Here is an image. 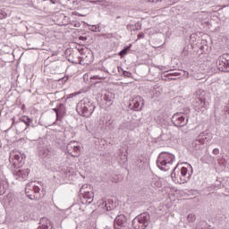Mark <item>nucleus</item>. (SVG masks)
Segmentation results:
<instances>
[{
  "label": "nucleus",
  "mask_w": 229,
  "mask_h": 229,
  "mask_svg": "<svg viewBox=\"0 0 229 229\" xmlns=\"http://www.w3.org/2000/svg\"><path fill=\"white\" fill-rule=\"evenodd\" d=\"M186 166H180L177 165L172 174L171 178L174 183H187L192 176V166L189 164H185Z\"/></svg>",
  "instance_id": "1"
},
{
  "label": "nucleus",
  "mask_w": 229,
  "mask_h": 229,
  "mask_svg": "<svg viewBox=\"0 0 229 229\" xmlns=\"http://www.w3.org/2000/svg\"><path fill=\"white\" fill-rule=\"evenodd\" d=\"M176 160L174 154L169 152H161L157 160V165L161 171H169Z\"/></svg>",
  "instance_id": "2"
},
{
  "label": "nucleus",
  "mask_w": 229,
  "mask_h": 229,
  "mask_svg": "<svg viewBox=\"0 0 229 229\" xmlns=\"http://www.w3.org/2000/svg\"><path fill=\"white\" fill-rule=\"evenodd\" d=\"M95 109L96 106L89 98H83L76 106L77 113L82 117H90L94 114Z\"/></svg>",
  "instance_id": "3"
},
{
  "label": "nucleus",
  "mask_w": 229,
  "mask_h": 229,
  "mask_svg": "<svg viewBox=\"0 0 229 229\" xmlns=\"http://www.w3.org/2000/svg\"><path fill=\"white\" fill-rule=\"evenodd\" d=\"M24 160H26V155L19 152L18 150H11L9 162L13 165V167H21V165H24Z\"/></svg>",
  "instance_id": "4"
},
{
  "label": "nucleus",
  "mask_w": 229,
  "mask_h": 229,
  "mask_svg": "<svg viewBox=\"0 0 229 229\" xmlns=\"http://www.w3.org/2000/svg\"><path fill=\"white\" fill-rule=\"evenodd\" d=\"M211 139L210 134L201 132L197 139L191 143L190 148H191L193 151H198V149H201L203 144L210 142Z\"/></svg>",
  "instance_id": "5"
},
{
  "label": "nucleus",
  "mask_w": 229,
  "mask_h": 229,
  "mask_svg": "<svg viewBox=\"0 0 229 229\" xmlns=\"http://www.w3.org/2000/svg\"><path fill=\"white\" fill-rule=\"evenodd\" d=\"M148 221H149V215L142 213L132 220V226L134 229H146Z\"/></svg>",
  "instance_id": "6"
},
{
  "label": "nucleus",
  "mask_w": 229,
  "mask_h": 229,
  "mask_svg": "<svg viewBox=\"0 0 229 229\" xmlns=\"http://www.w3.org/2000/svg\"><path fill=\"white\" fill-rule=\"evenodd\" d=\"M25 193L30 199H33V194L38 197V194H40V182L37 181L29 182L25 187Z\"/></svg>",
  "instance_id": "7"
},
{
  "label": "nucleus",
  "mask_w": 229,
  "mask_h": 229,
  "mask_svg": "<svg viewBox=\"0 0 229 229\" xmlns=\"http://www.w3.org/2000/svg\"><path fill=\"white\" fill-rule=\"evenodd\" d=\"M85 189H89V184H83L81 188V201L83 205H90L94 201V192L92 191H85Z\"/></svg>",
  "instance_id": "8"
},
{
  "label": "nucleus",
  "mask_w": 229,
  "mask_h": 229,
  "mask_svg": "<svg viewBox=\"0 0 229 229\" xmlns=\"http://www.w3.org/2000/svg\"><path fill=\"white\" fill-rule=\"evenodd\" d=\"M66 151L68 155L76 158V157H80L81 153V147L78 141H71L66 145Z\"/></svg>",
  "instance_id": "9"
},
{
  "label": "nucleus",
  "mask_w": 229,
  "mask_h": 229,
  "mask_svg": "<svg viewBox=\"0 0 229 229\" xmlns=\"http://www.w3.org/2000/svg\"><path fill=\"white\" fill-rule=\"evenodd\" d=\"M38 153L40 158H44L45 160H49L51 157L55 155V150L52 148L45 146V147H38Z\"/></svg>",
  "instance_id": "10"
},
{
  "label": "nucleus",
  "mask_w": 229,
  "mask_h": 229,
  "mask_svg": "<svg viewBox=\"0 0 229 229\" xmlns=\"http://www.w3.org/2000/svg\"><path fill=\"white\" fill-rule=\"evenodd\" d=\"M172 121L174 126H177V128H182V126L187 124V119H185V116L182 113L174 114L172 117Z\"/></svg>",
  "instance_id": "11"
},
{
  "label": "nucleus",
  "mask_w": 229,
  "mask_h": 229,
  "mask_svg": "<svg viewBox=\"0 0 229 229\" xmlns=\"http://www.w3.org/2000/svg\"><path fill=\"white\" fill-rule=\"evenodd\" d=\"M130 106H132L133 110H136L137 112L142 110V106H144V98L140 96L134 97L130 102Z\"/></svg>",
  "instance_id": "12"
},
{
  "label": "nucleus",
  "mask_w": 229,
  "mask_h": 229,
  "mask_svg": "<svg viewBox=\"0 0 229 229\" xmlns=\"http://www.w3.org/2000/svg\"><path fill=\"white\" fill-rule=\"evenodd\" d=\"M30 169H19L13 171V176L16 180L22 182V180H28V176H30Z\"/></svg>",
  "instance_id": "13"
},
{
  "label": "nucleus",
  "mask_w": 229,
  "mask_h": 229,
  "mask_svg": "<svg viewBox=\"0 0 229 229\" xmlns=\"http://www.w3.org/2000/svg\"><path fill=\"white\" fill-rule=\"evenodd\" d=\"M126 225V216L124 215H119L114 219V229H121Z\"/></svg>",
  "instance_id": "14"
},
{
  "label": "nucleus",
  "mask_w": 229,
  "mask_h": 229,
  "mask_svg": "<svg viewBox=\"0 0 229 229\" xmlns=\"http://www.w3.org/2000/svg\"><path fill=\"white\" fill-rule=\"evenodd\" d=\"M208 106V104H207V98L203 97H199L196 98V104H195L196 108H205Z\"/></svg>",
  "instance_id": "15"
},
{
  "label": "nucleus",
  "mask_w": 229,
  "mask_h": 229,
  "mask_svg": "<svg viewBox=\"0 0 229 229\" xmlns=\"http://www.w3.org/2000/svg\"><path fill=\"white\" fill-rule=\"evenodd\" d=\"M8 190V181L6 179H0V196L6 193Z\"/></svg>",
  "instance_id": "16"
},
{
  "label": "nucleus",
  "mask_w": 229,
  "mask_h": 229,
  "mask_svg": "<svg viewBox=\"0 0 229 229\" xmlns=\"http://www.w3.org/2000/svg\"><path fill=\"white\" fill-rule=\"evenodd\" d=\"M72 169L67 167L63 170L62 178H64V180H72Z\"/></svg>",
  "instance_id": "17"
},
{
  "label": "nucleus",
  "mask_w": 229,
  "mask_h": 229,
  "mask_svg": "<svg viewBox=\"0 0 229 229\" xmlns=\"http://www.w3.org/2000/svg\"><path fill=\"white\" fill-rule=\"evenodd\" d=\"M64 115H65V106H64V104H60L57 112V121H60Z\"/></svg>",
  "instance_id": "18"
},
{
  "label": "nucleus",
  "mask_w": 229,
  "mask_h": 229,
  "mask_svg": "<svg viewBox=\"0 0 229 229\" xmlns=\"http://www.w3.org/2000/svg\"><path fill=\"white\" fill-rule=\"evenodd\" d=\"M121 130H129V131H133L135 130V127H133L131 122H123L121 126Z\"/></svg>",
  "instance_id": "19"
},
{
  "label": "nucleus",
  "mask_w": 229,
  "mask_h": 229,
  "mask_svg": "<svg viewBox=\"0 0 229 229\" xmlns=\"http://www.w3.org/2000/svg\"><path fill=\"white\" fill-rule=\"evenodd\" d=\"M20 123H24L28 127L31 126L33 120L27 115H23L20 118Z\"/></svg>",
  "instance_id": "20"
},
{
  "label": "nucleus",
  "mask_w": 229,
  "mask_h": 229,
  "mask_svg": "<svg viewBox=\"0 0 229 229\" xmlns=\"http://www.w3.org/2000/svg\"><path fill=\"white\" fill-rule=\"evenodd\" d=\"M159 140H161L162 142H170L171 140V133L169 132H163L160 137H159Z\"/></svg>",
  "instance_id": "21"
},
{
  "label": "nucleus",
  "mask_w": 229,
  "mask_h": 229,
  "mask_svg": "<svg viewBox=\"0 0 229 229\" xmlns=\"http://www.w3.org/2000/svg\"><path fill=\"white\" fill-rule=\"evenodd\" d=\"M5 201L8 205H12L15 201V195L12 192L8 193L5 197Z\"/></svg>",
  "instance_id": "22"
},
{
  "label": "nucleus",
  "mask_w": 229,
  "mask_h": 229,
  "mask_svg": "<svg viewBox=\"0 0 229 229\" xmlns=\"http://www.w3.org/2000/svg\"><path fill=\"white\" fill-rule=\"evenodd\" d=\"M104 101L108 103V105H112V103H114V95H112V93H106L104 96Z\"/></svg>",
  "instance_id": "23"
},
{
  "label": "nucleus",
  "mask_w": 229,
  "mask_h": 229,
  "mask_svg": "<svg viewBox=\"0 0 229 229\" xmlns=\"http://www.w3.org/2000/svg\"><path fill=\"white\" fill-rule=\"evenodd\" d=\"M101 208H103L104 210H106V212L112 210L113 207L110 206V201L108 200L107 201H105V200H102V205H101Z\"/></svg>",
  "instance_id": "24"
},
{
  "label": "nucleus",
  "mask_w": 229,
  "mask_h": 229,
  "mask_svg": "<svg viewBox=\"0 0 229 229\" xmlns=\"http://www.w3.org/2000/svg\"><path fill=\"white\" fill-rule=\"evenodd\" d=\"M38 229H53V227H51V221H47L46 224H43Z\"/></svg>",
  "instance_id": "25"
},
{
  "label": "nucleus",
  "mask_w": 229,
  "mask_h": 229,
  "mask_svg": "<svg viewBox=\"0 0 229 229\" xmlns=\"http://www.w3.org/2000/svg\"><path fill=\"white\" fill-rule=\"evenodd\" d=\"M130 47H131V45H130L129 47L123 48L122 51H120L119 53V56H125V55H128V51H130Z\"/></svg>",
  "instance_id": "26"
},
{
  "label": "nucleus",
  "mask_w": 229,
  "mask_h": 229,
  "mask_svg": "<svg viewBox=\"0 0 229 229\" xmlns=\"http://www.w3.org/2000/svg\"><path fill=\"white\" fill-rule=\"evenodd\" d=\"M187 221L188 223H194V221H196V216L192 213L189 214L187 216Z\"/></svg>",
  "instance_id": "27"
},
{
  "label": "nucleus",
  "mask_w": 229,
  "mask_h": 229,
  "mask_svg": "<svg viewBox=\"0 0 229 229\" xmlns=\"http://www.w3.org/2000/svg\"><path fill=\"white\" fill-rule=\"evenodd\" d=\"M106 76H107V74H106V73L103 74V75H94V76L92 77V79H93V80H106Z\"/></svg>",
  "instance_id": "28"
},
{
  "label": "nucleus",
  "mask_w": 229,
  "mask_h": 229,
  "mask_svg": "<svg viewBox=\"0 0 229 229\" xmlns=\"http://www.w3.org/2000/svg\"><path fill=\"white\" fill-rule=\"evenodd\" d=\"M89 30H90V31L98 32V31H99V26L98 25H90Z\"/></svg>",
  "instance_id": "29"
},
{
  "label": "nucleus",
  "mask_w": 229,
  "mask_h": 229,
  "mask_svg": "<svg viewBox=\"0 0 229 229\" xmlns=\"http://www.w3.org/2000/svg\"><path fill=\"white\" fill-rule=\"evenodd\" d=\"M8 17V14L4 10H0V19H6Z\"/></svg>",
  "instance_id": "30"
},
{
  "label": "nucleus",
  "mask_w": 229,
  "mask_h": 229,
  "mask_svg": "<svg viewBox=\"0 0 229 229\" xmlns=\"http://www.w3.org/2000/svg\"><path fill=\"white\" fill-rule=\"evenodd\" d=\"M224 64L225 65V67H227V69H229V55H227V57H226Z\"/></svg>",
  "instance_id": "31"
},
{
  "label": "nucleus",
  "mask_w": 229,
  "mask_h": 229,
  "mask_svg": "<svg viewBox=\"0 0 229 229\" xmlns=\"http://www.w3.org/2000/svg\"><path fill=\"white\" fill-rule=\"evenodd\" d=\"M123 76H125L126 78H130L131 76V72L124 71Z\"/></svg>",
  "instance_id": "32"
},
{
  "label": "nucleus",
  "mask_w": 229,
  "mask_h": 229,
  "mask_svg": "<svg viewBox=\"0 0 229 229\" xmlns=\"http://www.w3.org/2000/svg\"><path fill=\"white\" fill-rule=\"evenodd\" d=\"M148 3H162V0H147Z\"/></svg>",
  "instance_id": "33"
},
{
  "label": "nucleus",
  "mask_w": 229,
  "mask_h": 229,
  "mask_svg": "<svg viewBox=\"0 0 229 229\" xmlns=\"http://www.w3.org/2000/svg\"><path fill=\"white\" fill-rule=\"evenodd\" d=\"M213 155H219V148H214Z\"/></svg>",
  "instance_id": "34"
},
{
  "label": "nucleus",
  "mask_w": 229,
  "mask_h": 229,
  "mask_svg": "<svg viewBox=\"0 0 229 229\" xmlns=\"http://www.w3.org/2000/svg\"><path fill=\"white\" fill-rule=\"evenodd\" d=\"M73 15H78L79 17H85L84 14H81L80 13H73Z\"/></svg>",
  "instance_id": "35"
},
{
  "label": "nucleus",
  "mask_w": 229,
  "mask_h": 229,
  "mask_svg": "<svg viewBox=\"0 0 229 229\" xmlns=\"http://www.w3.org/2000/svg\"><path fill=\"white\" fill-rule=\"evenodd\" d=\"M56 114V119L58 120V107L53 109Z\"/></svg>",
  "instance_id": "36"
},
{
  "label": "nucleus",
  "mask_w": 229,
  "mask_h": 229,
  "mask_svg": "<svg viewBox=\"0 0 229 229\" xmlns=\"http://www.w3.org/2000/svg\"><path fill=\"white\" fill-rule=\"evenodd\" d=\"M138 38H144V33H140L138 35Z\"/></svg>",
  "instance_id": "37"
},
{
  "label": "nucleus",
  "mask_w": 229,
  "mask_h": 229,
  "mask_svg": "<svg viewBox=\"0 0 229 229\" xmlns=\"http://www.w3.org/2000/svg\"><path fill=\"white\" fill-rule=\"evenodd\" d=\"M80 26H81V25L80 24V22H78V23L75 24V28H80Z\"/></svg>",
  "instance_id": "38"
},
{
  "label": "nucleus",
  "mask_w": 229,
  "mask_h": 229,
  "mask_svg": "<svg viewBox=\"0 0 229 229\" xmlns=\"http://www.w3.org/2000/svg\"><path fill=\"white\" fill-rule=\"evenodd\" d=\"M50 3H52V4H56V3L54 0H50Z\"/></svg>",
  "instance_id": "39"
},
{
  "label": "nucleus",
  "mask_w": 229,
  "mask_h": 229,
  "mask_svg": "<svg viewBox=\"0 0 229 229\" xmlns=\"http://www.w3.org/2000/svg\"><path fill=\"white\" fill-rule=\"evenodd\" d=\"M85 191H92V190H90V187H89L88 185V189H85Z\"/></svg>",
  "instance_id": "40"
},
{
  "label": "nucleus",
  "mask_w": 229,
  "mask_h": 229,
  "mask_svg": "<svg viewBox=\"0 0 229 229\" xmlns=\"http://www.w3.org/2000/svg\"><path fill=\"white\" fill-rule=\"evenodd\" d=\"M189 112V109H186V114Z\"/></svg>",
  "instance_id": "41"
},
{
  "label": "nucleus",
  "mask_w": 229,
  "mask_h": 229,
  "mask_svg": "<svg viewBox=\"0 0 229 229\" xmlns=\"http://www.w3.org/2000/svg\"><path fill=\"white\" fill-rule=\"evenodd\" d=\"M26 130H28V128H25V129H24V131H26Z\"/></svg>",
  "instance_id": "42"
}]
</instances>
